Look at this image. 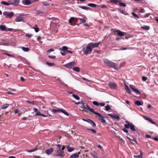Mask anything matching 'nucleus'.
I'll list each match as a JSON object with an SVG mask.
<instances>
[{"label":"nucleus","instance_id":"obj_11","mask_svg":"<svg viewBox=\"0 0 158 158\" xmlns=\"http://www.w3.org/2000/svg\"><path fill=\"white\" fill-rule=\"evenodd\" d=\"M3 15L6 18H11L14 16V13L13 12L5 11L3 13Z\"/></svg>","mask_w":158,"mask_h":158},{"label":"nucleus","instance_id":"obj_15","mask_svg":"<svg viewBox=\"0 0 158 158\" xmlns=\"http://www.w3.org/2000/svg\"><path fill=\"white\" fill-rule=\"evenodd\" d=\"M130 87L133 91L136 93V94H140V92L139 90L136 88H135L133 85H130Z\"/></svg>","mask_w":158,"mask_h":158},{"label":"nucleus","instance_id":"obj_26","mask_svg":"<svg viewBox=\"0 0 158 158\" xmlns=\"http://www.w3.org/2000/svg\"><path fill=\"white\" fill-rule=\"evenodd\" d=\"M38 149V148H37V146H36V147L34 148H33L30 150H27V152H31L36 151Z\"/></svg>","mask_w":158,"mask_h":158},{"label":"nucleus","instance_id":"obj_41","mask_svg":"<svg viewBox=\"0 0 158 158\" xmlns=\"http://www.w3.org/2000/svg\"><path fill=\"white\" fill-rule=\"evenodd\" d=\"M7 31H13L14 32H16L17 31V30L16 29H14L12 28H8L6 30Z\"/></svg>","mask_w":158,"mask_h":158},{"label":"nucleus","instance_id":"obj_57","mask_svg":"<svg viewBox=\"0 0 158 158\" xmlns=\"http://www.w3.org/2000/svg\"><path fill=\"white\" fill-rule=\"evenodd\" d=\"M54 51V50L53 49L51 48V49H50L48 50L47 51V52H48V53H50V52H52Z\"/></svg>","mask_w":158,"mask_h":158},{"label":"nucleus","instance_id":"obj_58","mask_svg":"<svg viewBox=\"0 0 158 158\" xmlns=\"http://www.w3.org/2000/svg\"><path fill=\"white\" fill-rule=\"evenodd\" d=\"M114 118L118 120H119L120 118V117H119V116L118 115H115V116H114Z\"/></svg>","mask_w":158,"mask_h":158},{"label":"nucleus","instance_id":"obj_27","mask_svg":"<svg viewBox=\"0 0 158 158\" xmlns=\"http://www.w3.org/2000/svg\"><path fill=\"white\" fill-rule=\"evenodd\" d=\"M6 27L4 25H1L0 26V29L1 31H5L6 30Z\"/></svg>","mask_w":158,"mask_h":158},{"label":"nucleus","instance_id":"obj_34","mask_svg":"<svg viewBox=\"0 0 158 158\" xmlns=\"http://www.w3.org/2000/svg\"><path fill=\"white\" fill-rule=\"evenodd\" d=\"M88 5L89 6L93 7H96L97 6V5L93 3H89Z\"/></svg>","mask_w":158,"mask_h":158},{"label":"nucleus","instance_id":"obj_40","mask_svg":"<svg viewBox=\"0 0 158 158\" xmlns=\"http://www.w3.org/2000/svg\"><path fill=\"white\" fill-rule=\"evenodd\" d=\"M72 96L74 98L77 100H79L80 99V98L78 96L75 94H73Z\"/></svg>","mask_w":158,"mask_h":158},{"label":"nucleus","instance_id":"obj_29","mask_svg":"<svg viewBox=\"0 0 158 158\" xmlns=\"http://www.w3.org/2000/svg\"><path fill=\"white\" fill-rule=\"evenodd\" d=\"M36 13L37 14L39 15H41L42 14H44V12L43 11L38 10H36Z\"/></svg>","mask_w":158,"mask_h":158},{"label":"nucleus","instance_id":"obj_52","mask_svg":"<svg viewBox=\"0 0 158 158\" xmlns=\"http://www.w3.org/2000/svg\"><path fill=\"white\" fill-rule=\"evenodd\" d=\"M32 36V35L31 34H28L26 33L25 35V36L28 37L29 38H31Z\"/></svg>","mask_w":158,"mask_h":158},{"label":"nucleus","instance_id":"obj_16","mask_svg":"<svg viewBox=\"0 0 158 158\" xmlns=\"http://www.w3.org/2000/svg\"><path fill=\"white\" fill-rule=\"evenodd\" d=\"M53 151V148H51L49 149H47L45 151V153L49 155L52 153Z\"/></svg>","mask_w":158,"mask_h":158},{"label":"nucleus","instance_id":"obj_39","mask_svg":"<svg viewBox=\"0 0 158 158\" xmlns=\"http://www.w3.org/2000/svg\"><path fill=\"white\" fill-rule=\"evenodd\" d=\"M46 64L50 66H52L55 65V64L54 63H50L48 62H46Z\"/></svg>","mask_w":158,"mask_h":158},{"label":"nucleus","instance_id":"obj_38","mask_svg":"<svg viewBox=\"0 0 158 158\" xmlns=\"http://www.w3.org/2000/svg\"><path fill=\"white\" fill-rule=\"evenodd\" d=\"M22 49L25 52H28L29 50V49L28 48H25L24 47H22Z\"/></svg>","mask_w":158,"mask_h":158},{"label":"nucleus","instance_id":"obj_28","mask_svg":"<svg viewBox=\"0 0 158 158\" xmlns=\"http://www.w3.org/2000/svg\"><path fill=\"white\" fill-rule=\"evenodd\" d=\"M74 20V17H71L69 20V22L71 24V25H72V23Z\"/></svg>","mask_w":158,"mask_h":158},{"label":"nucleus","instance_id":"obj_25","mask_svg":"<svg viewBox=\"0 0 158 158\" xmlns=\"http://www.w3.org/2000/svg\"><path fill=\"white\" fill-rule=\"evenodd\" d=\"M125 86V89L126 90V92H127V93L129 94H131V91L130 89L129 88L128 86L127 85H126Z\"/></svg>","mask_w":158,"mask_h":158},{"label":"nucleus","instance_id":"obj_8","mask_svg":"<svg viewBox=\"0 0 158 158\" xmlns=\"http://www.w3.org/2000/svg\"><path fill=\"white\" fill-rule=\"evenodd\" d=\"M94 113L97 115L99 117V120L103 123H105L106 122V120L104 119V117L102 116L100 113L95 112H94Z\"/></svg>","mask_w":158,"mask_h":158},{"label":"nucleus","instance_id":"obj_22","mask_svg":"<svg viewBox=\"0 0 158 158\" xmlns=\"http://www.w3.org/2000/svg\"><path fill=\"white\" fill-rule=\"evenodd\" d=\"M78 19L80 20V24L85 23L86 22V20L85 18H79Z\"/></svg>","mask_w":158,"mask_h":158},{"label":"nucleus","instance_id":"obj_36","mask_svg":"<svg viewBox=\"0 0 158 158\" xmlns=\"http://www.w3.org/2000/svg\"><path fill=\"white\" fill-rule=\"evenodd\" d=\"M61 110L60 112L63 113V114H64L68 116L69 115V114H68V113L66 111H65L62 109H61V110Z\"/></svg>","mask_w":158,"mask_h":158},{"label":"nucleus","instance_id":"obj_6","mask_svg":"<svg viewBox=\"0 0 158 158\" xmlns=\"http://www.w3.org/2000/svg\"><path fill=\"white\" fill-rule=\"evenodd\" d=\"M124 127L127 129L130 128L133 131H136L135 128V126L132 123L125 124Z\"/></svg>","mask_w":158,"mask_h":158},{"label":"nucleus","instance_id":"obj_1","mask_svg":"<svg viewBox=\"0 0 158 158\" xmlns=\"http://www.w3.org/2000/svg\"><path fill=\"white\" fill-rule=\"evenodd\" d=\"M57 146L58 147V149L57 150L56 153L54 155V156L60 157H63L64 156V151L61 150V147L62 146V145L58 144Z\"/></svg>","mask_w":158,"mask_h":158},{"label":"nucleus","instance_id":"obj_5","mask_svg":"<svg viewBox=\"0 0 158 158\" xmlns=\"http://www.w3.org/2000/svg\"><path fill=\"white\" fill-rule=\"evenodd\" d=\"M59 19L57 18H54L53 19V22H51L50 24V27L53 29H55L56 28L57 25L56 23H57V21H58Z\"/></svg>","mask_w":158,"mask_h":158},{"label":"nucleus","instance_id":"obj_54","mask_svg":"<svg viewBox=\"0 0 158 158\" xmlns=\"http://www.w3.org/2000/svg\"><path fill=\"white\" fill-rule=\"evenodd\" d=\"M88 130L90 131L93 133H96V131L94 129H88Z\"/></svg>","mask_w":158,"mask_h":158},{"label":"nucleus","instance_id":"obj_35","mask_svg":"<svg viewBox=\"0 0 158 158\" xmlns=\"http://www.w3.org/2000/svg\"><path fill=\"white\" fill-rule=\"evenodd\" d=\"M135 104L138 106L142 105V104L141 102L139 101H137L135 102Z\"/></svg>","mask_w":158,"mask_h":158},{"label":"nucleus","instance_id":"obj_31","mask_svg":"<svg viewBox=\"0 0 158 158\" xmlns=\"http://www.w3.org/2000/svg\"><path fill=\"white\" fill-rule=\"evenodd\" d=\"M78 7L79 8H81L83 9H85V10H87V9H90L89 7H85V6H78Z\"/></svg>","mask_w":158,"mask_h":158},{"label":"nucleus","instance_id":"obj_20","mask_svg":"<svg viewBox=\"0 0 158 158\" xmlns=\"http://www.w3.org/2000/svg\"><path fill=\"white\" fill-rule=\"evenodd\" d=\"M121 0H110V2L112 3L117 4L118 3L121 2Z\"/></svg>","mask_w":158,"mask_h":158},{"label":"nucleus","instance_id":"obj_3","mask_svg":"<svg viewBox=\"0 0 158 158\" xmlns=\"http://www.w3.org/2000/svg\"><path fill=\"white\" fill-rule=\"evenodd\" d=\"M81 107L82 109L81 110V111H85L86 112H87L88 111H89L91 112H93V113L94 112V110L92 108H90L87 104H86V105L85 106H81Z\"/></svg>","mask_w":158,"mask_h":158},{"label":"nucleus","instance_id":"obj_48","mask_svg":"<svg viewBox=\"0 0 158 158\" xmlns=\"http://www.w3.org/2000/svg\"><path fill=\"white\" fill-rule=\"evenodd\" d=\"M105 109L106 111H109L110 109V107L109 105H108L106 106Z\"/></svg>","mask_w":158,"mask_h":158},{"label":"nucleus","instance_id":"obj_62","mask_svg":"<svg viewBox=\"0 0 158 158\" xmlns=\"http://www.w3.org/2000/svg\"><path fill=\"white\" fill-rule=\"evenodd\" d=\"M34 28V29L35 31L36 32H37L39 31V28L38 27H33Z\"/></svg>","mask_w":158,"mask_h":158},{"label":"nucleus","instance_id":"obj_17","mask_svg":"<svg viewBox=\"0 0 158 158\" xmlns=\"http://www.w3.org/2000/svg\"><path fill=\"white\" fill-rule=\"evenodd\" d=\"M11 2V3H12V5L17 6L18 5H19V0H10Z\"/></svg>","mask_w":158,"mask_h":158},{"label":"nucleus","instance_id":"obj_19","mask_svg":"<svg viewBox=\"0 0 158 158\" xmlns=\"http://www.w3.org/2000/svg\"><path fill=\"white\" fill-rule=\"evenodd\" d=\"M23 4L25 5H29L31 4V2L29 0H25L23 1Z\"/></svg>","mask_w":158,"mask_h":158},{"label":"nucleus","instance_id":"obj_18","mask_svg":"<svg viewBox=\"0 0 158 158\" xmlns=\"http://www.w3.org/2000/svg\"><path fill=\"white\" fill-rule=\"evenodd\" d=\"M79 153L73 154L70 156V158H78L79 156Z\"/></svg>","mask_w":158,"mask_h":158},{"label":"nucleus","instance_id":"obj_30","mask_svg":"<svg viewBox=\"0 0 158 158\" xmlns=\"http://www.w3.org/2000/svg\"><path fill=\"white\" fill-rule=\"evenodd\" d=\"M110 61L109 60H108L107 59H105L104 60V62L105 63V64H106L107 65H108L109 64V62H110Z\"/></svg>","mask_w":158,"mask_h":158},{"label":"nucleus","instance_id":"obj_24","mask_svg":"<svg viewBox=\"0 0 158 158\" xmlns=\"http://www.w3.org/2000/svg\"><path fill=\"white\" fill-rule=\"evenodd\" d=\"M140 154L138 155H134L135 158H142L143 157V155L141 151H140Z\"/></svg>","mask_w":158,"mask_h":158},{"label":"nucleus","instance_id":"obj_60","mask_svg":"<svg viewBox=\"0 0 158 158\" xmlns=\"http://www.w3.org/2000/svg\"><path fill=\"white\" fill-rule=\"evenodd\" d=\"M108 115L110 116L111 118H114V116H115V115H114L113 114H108Z\"/></svg>","mask_w":158,"mask_h":158},{"label":"nucleus","instance_id":"obj_7","mask_svg":"<svg viewBox=\"0 0 158 158\" xmlns=\"http://www.w3.org/2000/svg\"><path fill=\"white\" fill-rule=\"evenodd\" d=\"M25 14L23 13L20 14L16 17L15 20V21L16 22L23 21L24 18L23 17L25 16Z\"/></svg>","mask_w":158,"mask_h":158},{"label":"nucleus","instance_id":"obj_33","mask_svg":"<svg viewBox=\"0 0 158 158\" xmlns=\"http://www.w3.org/2000/svg\"><path fill=\"white\" fill-rule=\"evenodd\" d=\"M73 70L77 72H79L80 71V69L79 67H74L73 68Z\"/></svg>","mask_w":158,"mask_h":158},{"label":"nucleus","instance_id":"obj_56","mask_svg":"<svg viewBox=\"0 0 158 158\" xmlns=\"http://www.w3.org/2000/svg\"><path fill=\"white\" fill-rule=\"evenodd\" d=\"M48 57L49 58H51L52 59H56V56H51L49 55L48 56Z\"/></svg>","mask_w":158,"mask_h":158},{"label":"nucleus","instance_id":"obj_12","mask_svg":"<svg viewBox=\"0 0 158 158\" xmlns=\"http://www.w3.org/2000/svg\"><path fill=\"white\" fill-rule=\"evenodd\" d=\"M101 43L98 42L97 43H93L91 42L89 43L88 44H89V46H90L91 48H97L98 47L99 45L101 44Z\"/></svg>","mask_w":158,"mask_h":158},{"label":"nucleus","instance_id":"obj_21","mask_svg":"<svg viewBox=\"0 0 158 158\" xmlns=\"http://www.w3.org/2000/svg\"><path fill=\"white\" fill-rule=\"evenodd\" d=\"M9 104H5L1 106V109L4 110L8 108L9 106Z\"/></svg>","mask_w":158,"mask_h":158},{"label":"nucleus","instance_id":"obj_44","mask_svg":"<svg viewBox=\"0 0 158 158\" xmlns=\"http://www.w3.org/2000/svg\"><path fill=\"white\" fill-rule=\"evenodd\" d=\"M1 3L4 5H6V6H9V3H8V1H7V2H6L5 1H2L1 2Z\"/></svg>","mask_w":158,"mask_h":158},{"label":"nucleus","instance_id":"obj_43","mask_svg":"<svg viewBox=\"0 0 158 158\" xmlns=\"http://www.w3.org/2000/svg\"><path fill=\"white\" fill-rule=\"evenodd\" d=\"M43 5L44 6H47L50 5L51 3H48L47 2H42Z\"/></svg>","mask_w":158,"mask_h":158},{"label":"nucleus","instance_id":"obj_64","mask_svg":"<svg viewBox=\"0 0 158 158\" xmlns=\"http://www.w3.org/2000/svg\"><path fill=\"white\" fill-rule=\"evenodd\" d=\"M42 114L40 112V111H38V112H37V113H36V114H35V116L36 115H40L41 116V115Z\"/></svg>","mask_w":158,"mask_h":158},{"label":"nucleus","instance_id":"obj_51","mask_svg":"<svg viewBox=\"0 0 158 158\" xmlns=\"http://www.w3.org/2000/svg\"><path fill=\"white\" fill-rule=\"evenodd\" d=\"M149 122H151L152 124H156V123L151 118H149Z\"/></svg>","mask_w":158,"mask_h":158},{"label":"nucleus","instance_id":"obj_14","mask_svg":"<svg viewBox=\"0 0 158 158\" xmlns=\"http://www.w3.org/2000/svg\"><path fill=\"white\" fill-rule=\"evenodd\" d=\"M108 66L110 67L113 68L116 70H118V68L115 64L111 61L109 62Z\"/></svg>","mask_w":158,"mask_h":158},{"label":"nucleus","instance_id":"obj_61","mask_svg":"<svg viewBox=\"0 0 158 158\" xmlns=\"http://www.w3.org/2000/svg\"><path fill=\"white\" fill-rule=\"evenodd\" d=\"M81 104H82V106H85L86 105V104H87L86 103H85L84 101H81Z\"/></svg>","mask_w":158,"mask_h":158},{"label":"nucleus","instance_id":"obj_50","mask_svg":"<svg viewBox=\"0 0 158 158\" xmlns=\"http://www.w3.org/2000/svg\"><path fill=\"white\" fill-rule=\"evenodd\" d=\"M127 138L128 139H129L130 140H132V141L135 142V143H136V144H137V141H136L135 139H131V138H129L128 137H127Z\"/></svg>","mask_w":158,"mask_h":158},{"label":"nucleus","instance_id":"obj_46","mask_svg":"<svg viewBox=\"0 0 158 158\" xmlns=\"http://www.w3.org/2000/svg\"><path fill=\"white\" fill-rule=\"evenodd\" d=\"M118 10H119V11H120V12L121 13L125 15H127L126 13V12L123 10H121V8H119V9H118Z\"/></svg>","mask_w":158,"mask_h":158},{"label":"nucleus","instance_id":"obj_47","mask_svg":"<svg viewBox=\"0 0 158 158\" xmlns=\"http://www.w3.org/2000/svg\"><path fill=\"white\" fill-rule=\"evenodd\" d=\"M27 102L28 103H29V104H32L33 105H35L36 104V102H34V101H28V100H27Z\"/></svg>","mask_w":158,"mask_h":158},{"label":"nucleus","instance_id":"obj_10","mask_svg":"<svg viewBox=\"0 0 158 158\" xmlns=\"http://www.w3.org/2000/svg\"><path fill=\"white\" fill-rule=\"evenodd\" d=\"M76 65L75 62L74 61H72L68 63H67L64 64V66L66 67L68 69H70L72 68L73 66Z\"/></svg>","mask_w":158,"mask_h":158},{"label":"nucleus","instance_id":"obj_2","mask_svg":"<svg viewBox=\"0 0 158 158\" xmlns=\"http://www.w3.org/2000/svg\"><path fill=\"white\" fill-rule=\"evenodd\" d=\"M111 31L114 35H118L120 36H123L125 35V33L116 29H112Z\"/></svg>","mask_w":158,"mask_h":158},{"label":"nucleus","instance_id":"obj_9","mask_svg":"<svg viewBox=\"0 0 158 158\" xmlns=\"http://www.w3.org/2000/svg\"><path fill=\"white\" fill-rule=\"evenodd\" d=\"M68 49V47L65 46H63L62 48H59V50L61 51L60 53L62 56H65L67 54Z\"/></svg>","mask_w":158,"mask_h":158},{"label":"nucleus","instance_id":"obj_63","mask_svg":"<svg viewBox=\"0 0 158 158\" xmlns=\"http://www.w3.org/2000/svg\"><path fill=\"white\" fill-rule=\"evenodd\" d=\"M122 130L125 132L126 133H127L128 132V131L126 129V128H123V129H122Z\"/></svg>","mask_w":158,"mask_h":158},{"label":"nucleus","instance_id":"obj_49","mask_svg":"<svg viewBox=\"0 0 158 158\" xmlns=\"http://www.w3.org/2000/svg\"><path fill=\"white\" fill-rule=\"evenodd\" d=\"M135 17V18H139V16H138L137 14H135L134 12H132L131 13Z\"/></svg>","mask_w":158,"mask_h":158},{"label":"nucleus","instance_id":"obj_13","mask_svg":"<svg viewBox=\"0 0 158 158\" xmlns=\"http://www.w3.org/2000/svg\"><path fill=\"white\" fill-rule=\"evenodd\" d=\"M108 85L111 89H115L117 88V85L114 82H110Z\"/></svg>","mask_w":158,"mask_h":158},{"label":"nucleus","instance_id":"obj_55","mask_svg":"<svg viewBox=\"0 0 158 158\" xmlns=\"http://www.w3.org/2000/svg\"><path fill=\"white\" fill-rule=\"evenodd\" d=\"M89 121L91 122V123H92L93 124V126L94 127H96V123L92 120H89Z\"/></svg>","mask_w":158,"mask_h":158},{"label":"nucleus","instance_id":"obj_4","mask_svg":"<svg viewBox=\"0 0 158 158\" xmlns=\"http://www.w3.org/2000/svg\"><path fill=\"white\" fill-rule=\"evenodd\" d=\"M89 45L88 44L85 49L83 50L84 54L85 55H87L88 54H91L92 50V48H91L90 46H89Z\"/></svg>","mask_w":158,"mask_h":158},{"label":"nucleus","instance_id":"obj_23","mask_svg":"<svg viewBox=\"0 0 158 158\" xmlns=\"http://www.w3.org/2000/svg\"><path fill=\"white\" fill-rule=\"evenodd\" d=\"M61 110V109H53L52 110V111L54 113H56L57 112H60L61 110Z\"/></svg>","mask_w":158,"mask_h":158},{"label":"nucleus","instance_id":"obj_37","mask_svg":"<svg viewBox=\"0 0 158 158\" xmlns=\"http://www.w3.org/2000/svg\"><path fill=\"white\" fill-rule=\"evenodd\" d=\"M67 148L68 149V151L69 152L73 151L74 150L73 148L71 147H67Z\"/></svg>","mask_w":158,"mask_h":158},{"label":"nucleus","instance_id":"obj_59","mask_svg":"<svg viewBox=\"0 0 158 158\" xmlns=\"http://www.w3.org/2000/svg\"><path fill=\"white\" fill-rule=\"evenodd\" d=\"M148 79V78L146 77H142V79L143 81H145L146 80H147Z\"/></svg>","mask_w":158,"mask_h":158},{"label":"nucleus","instance_id":"obj_45","mask_svg":"<svg viewBox=\"0 0 158 158\" xmlns=\"http://www.w3.org/2000/svg\"><path fill=\"white\" fill-rule=\"evenodd\" d=\"M93 104L97 106H98L99 105V104L98 102L96 101H94L93 102Z\"/></svg>","mask_w":158,"mask_h":158},{"label":"nucleus","instance_id":"obj_42","mask_svg":"<svg viewBox=\"0 0 158 158\" xmlns=\"http://www.w3.org/2000/svg\"><path fill=\"white\" fill-rule=\"evenodd\" d=\"M119 5L120 6H123V7H126V5L123 2H119Z\"/></svg>","mask_w":158,"mask_h":158},{"label":"nucleus","instance_id":"obj_53","mask_svg":"<svg viewBox=\"0 0 158 158\" xmlns=\"http://www.w3.org/2000/svg\"><path fill=\"white\" fill-rule=\"evenodd\" d=\"M141 28L146 30H148V26H144L141 27Z\"/></svg>","mask_w":158,"mask_h":158},{"label":"nucleus","instance_id":"obj_32","mask_svg":"<svg viewBox=\"0 0 158 158\" xmlns=\"http://www.w3.org/2000/svg\"><path fill=\"white\" fill-rule=\"evenodd\" d=\"M131 49V48H127L126 47H122L119 49V50H125L127 49Z\"/></svg>","mask_w":158,"mask_h":158}]
</instances>
